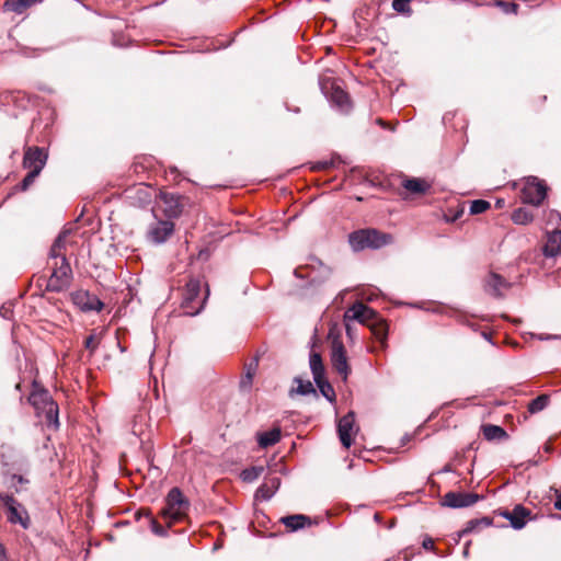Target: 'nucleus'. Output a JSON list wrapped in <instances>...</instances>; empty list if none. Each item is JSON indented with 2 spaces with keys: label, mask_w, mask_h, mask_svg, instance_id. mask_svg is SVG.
<instances>
[{
  "label": "nucleus",
  "mask_w": 561,
  "mask_h": 561,
  "mask_svg": "<svg viewBox=\"0 0 561 561\" xmlns=\"http://www.w3.org/2000/svg\"><path fill=\"white\" fill-rule=\"evenodd\" d=\"M379 318L378 313L364 305L363 302H356L345 312V319L356 320L367 327L375 322Z\"/></svg>",
  "instance_id": "9d476101"
},
{
  "label": "nucleus",
  "mask_w": 561,
  "mask_h": 561,
  "mask_svg": "<svg viewBox=\"0 0 561 561\" xmlns=\"http://www.w3.org/2000/svg\"><path fill=\"white\" fill-rule=\"evenodd\" d=\"M353 250L360 251L366 248L378 249L391 242V237L376 229L354 231L348 237Z\"/></svg>",
  "instance_id": "7ed1b4c3"
},
{
  "label": "nucleus",
  "mask_w": 561,
  "mask_h": 561,
  "mask_svg": "<svg viewBox=\"0 0 561 561\" xmlns=\"http://www.w3.org/2000/svg\"><path fill=\"white\" fill-rule=\"evenodd\" d=\"M28 403L34 408L38 417H44L48 426L58 428V404L53 400L47 389L41 386L36 380L32 382V390L27 397Z\"/></svg>",
  "instance_id": "f03ea898"
},
{
  "label": "nucleus",
  "mask_w": 561,
  "mask_h": 561,
  "mask_svg": "<svg viewBox=\"0 0 561 561\" xmlns=\"http://www.w3.org/2000/svg\"><path fill=\"white\" fill-rule=\"evenodd\" d=\"M549 403L548 394H540L528 403V411L531 414L538 413L547 408Z\"/></svg>",
  "instance_id": "7c9ffc66"
},
{
  "label": "nucleus",
  "mask_w": 561,
  "mask_h": 561,
  "mask_svg": "<svg viewBox=\"0 0 561 561\" xmlns=\"http://www.w3.org/2000/svg\"><path fill=\"white\" fill-rule=\"evenodd\" d=\"M280 522L293 531L301 529L306 525L310 524L309 517L301 514L285 516Z\"/></svg>",
  "instance_id": "5701e85b"
},
{
  "label": "nucleus",
  "mask_w": 561,
  "mask_h": 561,
  "mask_svg": "<svg viewBox=\"0 0 561 561\" xmlns=\"http://www.w3.org/2000/svg\"><path fill=\"white\" fill-rule=\"evenodd\" d=\"M357 432L355 428V414L348 412L346 415L340 419L337 423V433L342 445L345 448H350L353 443V435Z\"/></svg>",
  "instance_id": "9b49d317"
},
{
  "label": "nucleus",
  "mask_w": 561,
  "mask_h": 561,
  "mask_svg": "<svg viewBox=\"0 0 561 561\" xmlns=\"http://www.w3.org/2000/svg\"><path fill=\"white\" fill-rule=\"evenodd\" d=\"M69 233V230L61 231L49 251L48 264L51 268V274L47 288L53 291L62 290L71 279V267L66 259V242Z\"/></svg>",
  "instance_id": "f257e3e1"
},
{
  "label": "nucleus",
  "mask_w": 561,
  "mask_h": 561,
  "mask_svg": "<svg viewBox=\"0 0 561 561\" xmlns=\"http://www.w3.org/2000/svg\"><path fill=\"white\" fill-rule=\"evenodd\" d=\"M305 271V268L302 267H299V268H296L294 274L297 276V277H300V278H304V277H308V278H311V282L314 280L313 277H311L309 274H304L302 272Z\"/></svg>",
  "instance_id": "79ce46f5"
},
{
  "label": "nucleus",
  "mask_w": 561,
  "mask_h": 561,
  "mask_svg": "<svg viewBox=\"0 0 561 561\" xmlns=\"http://www.w3.org/2000/svg\"><path fill=\"white\" fill-rule=\"evenodd\" d=\"M497 5L501 7L505 13L516 14L518 11V4H516L514 2H506V1L500 0V1H497Z\"/></svg>",
  "instance_id": "ea45409f"
},
{
  "label": "nucleus",
  "mask_w": 561,
  "mask_h": 561,
  "mask_svg": "<svg viewBox=\"0 0 561 561\" xmlns=\"http://www.w3.org/2000/svg\"><path fill=\"white\" fill-rule=\"evenodd\" d=\"M165 507L162 510V517L169 522V526L181 520L190 507V503L179 488H172L165 499Z\"/></svg>",
  "instance_id": "20e7f679"
},
{
  "label": "nucleus",
  "mask_w": 561,
  "mask_h": 561,
  "mask_svg": "<svg viewBox=\"0 0 561 561\" xmlns=\"http://www.w3.org/2000/svg\"><path fill=\"white\" fill-rule=\"evenodd\" d=\"M309 366L314 381H318V378L324 377V366L319 353L312 352L310 354Z\"/></svg>",
  "instance_id": "b1692460"
},
{
  "label": "nucleus",
  "mask_w": 561,
  "mask_h": 561,
  "mask_svg": "<svg viewBox=\"0 0 561 561\" xmlns=\"http://www.w3.org/2000/svg\"><path fill=\"white\" fill-rule=\"evenodd\" d=\"M199 293H201V283L197 279H191L187 282L184 294H183V300L181 307L183 308L184 312L190 316L197 314L203 306L204 300L199 299Z\"/></svg>",
  "instance_id": "39448f33"
},
{
  "label": "nucleus",
  "mask_w": 561,
  "mask_h": 561,
  "mask_svg": "<svg viewBox=\"0 0 561 561\" xmlns=\"http://www.w3.org/2000/svg\"><path fill=\"white\" fill-rule=\"evenodd\" d=\"M2 500L9 511L8 520L12 524H21L24 528H26V519L23 517V512L19 510L16 500L11 495H5Z\"/></svg>",
  "instance_id": "2eb2a0df"
},
{
  "label": "nucleus",
  "mask_w": 561,
  "mask_h": 561,
  "mask_svg": "<svg viewBox=\"0 0 561 561\" xmlns=\"http://www.w3.org/2000/svg\"><path fill=\"white\" fill-rule=\"evenodd\" d=\"M280 485V480L279 478L277 477H273L271 479H268L267 481H265L257 490H256V493H255V496L257 499H261V500H264V501H267L270 500L274 493L276 492V490L279 488Z\"/></svg>",
  "instance_id": "a211bd4d"
},
{
  "label": "nucleus",
  "mask_w": 561,
  "mask_h": 561,
  "mask_svg": "<svg viewBox=\"0 0 561 561\" xmlns=\"http://www.w3.org/2000/svg\"><path fill=\"white\" fill-rule=\"evenodd\" d=\"M482 433L485 439L488 440H494V439H503L507 436L504 428L497 425H483L482 426Z\"/></svg>",
  "instance_id": "bb28decb"
},
{
  "label": "nucleus",
  "mask_w": 561,
  "mask_h": 561,
  "mask_svg": "<svg viewBox=\"0 0 561 561\" xmlns=\"http://www.w3.org/2000/svg\"><path fill=\"white\" fill-rule=\"evenodd\" d=\"M13 478L16 479L20 483L24 482V479L22 476H14Z\"/></svg>",
  "instance_id": "49530a36"
},
{
  "label": "nucleus",
  "mask_w": 561,
  "mask_h": 561,
  "mask_svg": "<svg viewBox=\"0 0 561 561\" xmlns=\"http://www.w3.org/2000/svg\"><path fill=\"white\" fill-rule=\"evenodd\" d=\"M480 525L490 526L491 520L489 518L471 519L467 523L466 527L461 530L460 536L473 531Z\"/></svg>",
  "instance_id": "f704fd0d"
},
{
  "label": "nucleus",
  "mask_w": 561,
  "mask_h": 561,
  "mask_svg": "<svg viewBox=\"0 0 561 561\" xmlns=\"http://www.w3.org/2000/svg\"><path fill=\"white\" fill-rule=\"evenodd\" d=\"M294 381L297 383L296 388H291L289 390V396L294 397L295 394L307 396L310 393H316V389L313 385L309 380H302L299 377H296Z\"/></svg>",
  "instance_id": "393cba45"
},
{
  "label": "nucleus",
  "mask_w": 561,
  "mask_h": 561,
  "mask_svg": "<svg viewBox=\"0 0 561 561\" xmlns=\"http://www.w3.org/2000/svg\"><path fill=\"white\" fill-rule=\"evenodd\" d=\"M545 450H546L547 453H549V451L551 450V447H550L549 445H546V446H545Z\"/></svg>",
  "instance_id": "de8ad7c7"
},
{
  "label": "nucleus",
  "mask_w": 561,
  "mask_h": 561,
  "mask_svg": "<svg viewBox=\"0 0 561 561\" xmlns=\"http://www.w3.org/2000/svg\"><path fill=\"white\" fill-rule=\"evenodd\" d=\"M78 304L84 311H101L103 309V302L96 296H90L82 294L77 297Z\"/></svg>",
  "instance_id": "4be33fe9"
},
{
  "label": "nucleus",
  "mask_w": 561,
  "mask_h": 561,
  "mask_svg": "<svg viewBox=\"0 0 561 561\" xmlns=\"http://www.w3.org/2000/svg\"><path fill=\"white\" fill-rule=\"evenodd\" d=\"M263 471H264L263 467L254 466V467L247 468V469L242 470L240 477H241L242 481H244V482H253L261 477Z\"/></svg>",
  "instance_id": "473e14b6"
},
{
  "label": "nucleus",
  "mask_w": 561,
  "mask_h": 561,
  "mask_svg": "<svg viewBox=\"0 0 561 561\" xmlns=\"http://www.w3.org/2000/svg\"><path fill=\"white\" fill-rule=\"evenodd\" d=\"M533 219V214L526 208H518L512 214V220L517 225H527L531 222Z\"/></svg>",
  "instance_id": "2f4dec72"
},
{
  "label": "nucleus",
  "mask_w": 561,
  "mask_h": 561,
  "mask_svg": "<svg viewBox=\"0 0 561 561\" xmlns=\"http://www.w3.org/2000/svg\"><path fill=\"white\" fill-rule=\"evenodd\" d=\"M282 433L279 427H274L271 431L257 433L256 438L261 448H267L277 444L280 439Z\"/></svg>",
  "instance_id": "aec40b11"
},
{
  "label": "nucleus",
  "mask_w": 561,
  "mask_h": 561,
  "mask_svg": "<svg viewBox=\"0 0 561 561\" xmlns=\"http://www.w3.org/2000/svg\"><path fill=\"white\" fill-rule=\"evenodd\" d=\"M479 500V495L466 492H448L443 497V504L453 507H468L473 505Z\"/></svg>",
  "instance_id": "f8f14e48"
},
{
  "label": "nucleus",
  "mask_w": 561,
  "mask_h": 561,
  "mask_svg": "<svg viewBox=\"0 0 561 561\" xmlns=\"http://www.w3.org/2000/svg\"><path fill=\"white\" fill-rule=\"evenodd\" d=\"M317 387L319 388L321 394L328 399L330 402L335 400V391L331 383L325 379V376L322 378H318V381H314Z\"/></svg>",
  "instance_id": "c756f323"
},
{
  "label": "nucleus",
  "mask_w": 561,
  "mask_h": 561,
  "mask_svg": "<svg viewBox=\"0 0 561 561\" xmlns=\"http://www.w3.org/2000/svg\"><path fill=\"white\" fill-rule=\"evenodd\" d=\"M463 553H465V554H468V546L465 548Z\"/></svg>",
  "instance_id": "09e8293b"
},
{
  "label": "nucleus",
  "mask_w": 561,
  "mask_h": 561,
  "mask_svg": "<svg viewBox=\"0 0 561 561\" xmlns=\"http://www.w3.org/2000/svg\"><path fill=\"white\" fill-rule=\"evenodd\" d=\"M331 364L334 370L346 381L351 373V367L348 365L345 347L340 341L332 343Z\"/></svg>",
  "instance_id": "0eeeda50"
},
{
  "label": "nucleus",
  "mask_w": 561,
  "mask_h": 561,
  "mask_svg": "<svg viewBox=\"0 0 561 561\" xmlns=\"http://www.w3.org/2000/svg\"><path fill=\"white\" fill-rule=\"evenodd\" d=\"M99 343L100 340L94 334H90L84 341V346L90 351L91 354H93L98 348Z\"/></svg>",
  "instance_id": "58836bf2"
},
{
  "label": "nucleus",
  "mask_w": 561,
  "mask_h": 561,
  "mask_svg": "<svg viewBox=\"0 0 561 561\" xmlns=\"http://www.w3.org/2000/svg\"><path fill=\"white\" fill-rule=\"evenodd\" d=\"M547 195V187L536 178H528L522 190V199L524 203L538 206Z\"/></svg>",
  "instance_id": "423d86ee"
},
{
  "label": "nucleus",
  "mask_w": 561,
  "mask_h": 561,
  "mask_svg": "<svg viewBox=\"0 0 561 561\" xmlns=\"http://www.w3.org/2000/svg\"><path fill=\"white\" fill-rule=\"evenodd\" d=\"M510 284L499 274L490 273L485 280V291L492 296L499 297L503 289L508 288Z\"/></svg>",
  "instance_id": "dca6fc26"
},
{
  "label": "nucleus",
  "mask_w": 561,
  "mask_h": 561,
  "mask_svg": "<svg viewBox=\"0 0 561 561\" xmlns=\"http://www.w3.org/2000/svg\"><path fill=\"white\" fill-rule=\"evenodd\" d=\"M412 0H393L392 9L401 14L410 15L412 13L410 3Z\"/></svg>",
  "instance_id": "72a5a7b5"
},
{
  "label": "nucleus",
  "mask_w": 561,
  "mask_h": 561,
  "mask_svg": "<svg viewBox=\"0 0 561 561\" xmlns=\"http://www.w3.org/2000/svg\"><path fill=\"white\" fill-rule=\"evenodd\" d=\"M490 208V203L484 199H476L470 205V213L473 215L482 214Z\"/></svg>",
  "instance_id": "c9c22d12"
},
{
  "label": "nucleus",
  "mask_w": 561,
  "mask_h": 561,
  "mask_svg": "<svg viewBox=\"0 0 561 561\" xmlns=\"http://www.w3.org/2000/svg\"><path fill=\"white\" fill-rule=\"evenodd\" d=\"M547 222L551 226H553L554 230L556 229H559V227L561 226V215L559 211L557 210H549L547 214Z\"/></svg>",
  "instance_id": "e433bc0d"
},
{
  "label": "nucleus",
  "mask_w": 561,
  "mask_h": 561,
  "mask_svg": "<svg viewBox=\"0 0 561 561\" xmlns=\"http://www.w3.org/2000/svg\"><path fill=\"white\" fill-rule=\"evenodd\" d=\"M554 507L558 510V511H561V493L557 495V499L554 501Z\"/></svg>",
  "instance_id": "a18cd8bd"
},
{
  "label": "nucleus",
  "mask_w": 561,
  "mask_h": 561,
  "mask_svg": "<svg viewBox=\"0 0 561 561\" xmlns=\"http://www.w3.org/2000/svg\"><path fill=\"white\" fill-rule=\"evenodd\" d=\"M161 202L163 204V213L169 218L179 217L182 213L180 196L172 193H161Z\"/></svg>",
  "instance_id": "4468645a"
},
{
  "label": "nucleus",
  "mask_w": 561,
  "mask_h": 561,
  "mask_svg": "<svg viewBox=\"0 0 561 561\" xmlns=\"http://www.w3.org/2000/svg\"><path fill=\"white\" fill-rule=\"evenodd\" d=\"M257 367V359H254L245 368V375L240 380V388L242 390H249L252 386L253 377Z\"/></svg>",
  "instance_id": "c85d7f7f"
},
{
  "label": "nucleus",
  "mask_w": 561,
  "mask_h": 561,
  "mask_svg": "<svg viewBox=\"0 0 561 561\" xmlns=\"http://www.w3.org/2000/svg\"><path fill=\"white\" fill-rule=\"evenodd\" d=\"M330 100L334 103L342 112H347L351 108V102L348 94L340 87L332 85Z\"/></svg>",
  "instance_id": "6ab92c4d"
},
{
  "label": "nucleus",
  "mask_w": 561,
  "mask_h": 561,
  "mask_svg": "<svg viewBox=\"0 0 561 561\" xmlns=\"http://www.w3.org/2000/svg\"><path fill=\"white\" fill-rule=\"evenodd\" d=\"M402 186L412 194H424L431 187L425 180L419 178L403 180Z\"/></svg>",
  "instance_id": "412c9836"
},
{
  "label": "nucleus",
  "mask_w": 561,
  "mask_h": 561,
  "mask_svg": "<svg viewBox=\"0 0 561 561\" xmlns=\"http://www.w3.org/2000/svg\"><path fill=\"white\" fill-rule=\"evenodd\" d=\"M369 328L375 337L380 342H383L387 339L388 324L383 319L378 318L375 322H371V324H369Z\"/></svg>",
  "instance_id": "cd10ccee"
},
{
  "label": "nucleus",
  "mask_w": 561,
  "mask_h": 561,
  "mask_svg": "<svg viewBox=\"0 0 561 561\" xmlns=\"http://www.w3.org/2000/svg\"><path fill=\"white\" fill-rule=\"evenodd\" d=\"M16 389H18V390H20V389H21V385H20V383H18V385H16Z\"/></svg>",
  "instance_id": "8fccbe9b"
},
{
  "label": "nucleus",
  "mask_w": 561,
  "mask_h": 561,
  "mask_svg": "<svg viewBox=\"0 0 561 561\" xmlns=\"http://www.w3.org/2000/svg\"><path fill=\"white\" fill-rule=\"evenodd\" d=\"M48 154L44 148L28 147L23 157V168L41 173L47 162Z\"/></svg>",
  "instance_id": "6e6552de"
},
{
  "label": "nucleus",
  "mask_w": 561,
  "mask_h": 561,
  "mask_svg": "<svg viewBox=\"0 0 561 561\" xmlns=\"http://www.w3.org/2000/svg\"><path fill=\"white\" fill-rule=\"evenodd\" d=\"M174 232V224L171 220H157L150 224L147 230V239L154 244L164 243Z\"/></svg>",
  "instance_id": "1a4fd4ad"
},
{
  "label": "nucleus",
  "mask_w": 561,
  "mask_h": 561,
  "mask_svg": "<svg viewBox=\"0 0 561 561\" xmlns=\"http://www.w3.org/2000/svg\"><path fill=\"white\" fill-rule=\"evenodd\" d=\"M423 547L427 550H433L434 549V540L430 537H426L424 540H423Z\"/></svg>",
  "instance_id": "37998d69"
},
{
  "label": "nucleus",
  "mask_w": 561,
  "mask_h": 561,
  "mask_svg": "<svg viewBox=\"0 0 561 561\" xmlns=\"http://www.w3.org/2000/svg\"><path fill=\"white\" fill-rule=\"evenodd\" d=\"M0 561H8L5 549L2 543H0Z\"/></svg>",
  "instance_id": "c03bdc74"
},
{
  "label": "nucleus",
  "mask_w": 561,
  "mask_h": 561,
  "mask_svg": "<svg viewBox=\"0 0 561 561\" xmlns=\"http://www.w3.org/2000/svg\"><path fill=\"white\" fill-rule=\"evenodd\" d=\"M38 173H35L33 171H28V173L25 175V178L22 180L20 187L22 191H26L35 181V179L38 176Z\"/></svg>",
  "instance_id": "4c0bfd02"
},
{
  "label": "nucleus",
  "mask_w": 561,
  "mask_h": 561,
  "mask_svg": "<svg viewBox=\"0 0 561 561\" xmlns=\"http://www.w3.org/2000/svg\"><path fill=\"white\" fill-rule=\"evenodd\" d=\"M151 530L159 536L167 535L165 529L153 518L150 519Z\"/></svg>",
  "instance_id": "a19ab883"
},
{
  "label": "nucleus",
  "mask_w": 561,
  "mask_h": 561,
  "mask_svg": "<svg viewBox=\"0 0 561 561\" xmlns=\"http://www.w3.org/2000/svg\"><path fill=\"white\" fill-rule=\"evenodd\" d=\"M501 516L510 520L514 529H522L531 519V511L518 504L512 511H503Z\"/></svg>",
  "instance_id": "ddd939ff"
},
{
  "label": "nucleus",
  "mask_w": 561,
  "mask_h": 561,
  "mask_svg": "<svg viewBox=\"0 0 561 561\" xmlns=\"http://www.w3.org/2000/svg\"><path fill=\"white\" fill-rule=\"evenodd\" d=\"M546 256H557L561 253V230L556 229L548 233L547 242L543 247Z\"/></svg>",
  "instance_id": "f3484780"
},
{
  "label": "nucleus",
  "mask_w": 561,
  "mask_h": 561,
  "mask_svg": "<svg viewBox=\"0 0 561 561\" xmlns=\"http://www.w3.org/2000/svg\"><path fill=\"white\" fill-rule=\"evenodd\" d=\"M41 0H7L4 2V9L21 14L27 8L39 2Z\"/></svg>",
  "instance_id": "a878e982"
}]
</instances>
